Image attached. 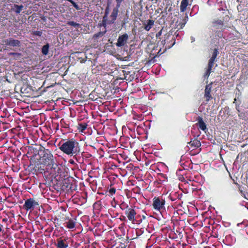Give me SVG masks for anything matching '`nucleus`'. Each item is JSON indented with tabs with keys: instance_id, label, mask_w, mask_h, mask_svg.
Masks as SVG:
<instances>
[{
	"instance_id": "nucleus-13",
	"label": "nucleus",
	"mask_w": 248,
	"mask_h": 248,
	"mask_svg": "<svg viewBox=\"0 0 248 248\" xmlns=\"http://www.w3.org/2000/svg\"><path fill=\"white\" fill-rule=\"evenodd\" d=\"M188 0H182L180 5V11L181 12H184L188 5Z\"/></svg>"
},
{
	"instance_id": "nucleus-11",
	"label": "nucleus",
	"mask_w": 248,
	"mask_h": 248,
	"mask_svg": "<svg viewBox=\"0 0 248 248\" xmlns=\"http://www.w3.org/2000/svg\"><path fill=\"white\" fill-rule=\"evenodd\" d=\"M197 124L200 129L204 131H205V130H206V124L204 122L202 117H199L198 119Z\"/></svg>"
},
{
	"instance_id": "nucleus-27",
	"label": "nucleus",
	"mask_w": 248,
	"mask_h": 248,
	"mask_svg": "<svg viewBox=\"0 0 248 248\" xmlns=\"http://www.w3.org/2000/svg\"><path fill=\"white\" fill-rule=\"evenodd\" d=\"M52 168H53L54 169H57V172L58 173H60V172L61 169H60V168L59 167L58 165L57 164H52Z\"/></svg>"
},
{
	"instance_id": "nucleus-3",
	"label": "nucleus",
	"mask_w": 248,
	"mask_h": 248,
	"mask_svg": "<svg viewBox=\"0 0 248 248\" xmlns=\"http://www.w3.org/2000/svg\"><path fill=\"white\" fill-rule=\"evenodd\" d=\"M165 202V200L162 198L155 197L153 199V207L155 210L160 211L164 208Z\"/></svg>"
},
{
	"instance_id": "nucleus-23",
	"label": "nucleus",
	"mask_w": 248,
	"mask_h": 248,
	"mask_svg": "<svg viewBox=\"0 0 248 248\" xmlns=\"http://www.w3.org/2000/svg\"><path fill=\"white\" fill-rule=\"evenodd\" d=\"M120 207L122 210H124V209H126L127 210L128 208H129L128 204H127L126 203H125L124 202H122L120 204Z\"/></svg>"
},
{
	"instance_id": "nucleus-9",
	"label": "nucleus",
	"mask_w": 248,
	"mask_h": 248,
	"mask_svg": "<svg viewBox=\"0 0 248 248\" xmlns=\"http://www.w3.org/2000/svg\"><path fill=\"white\" fill-rule=\"evenodd\" d=\"M5 44L7 46H20V42L18 40L14 39L13 38H10L5 40Z\"/></svg>"
},
{
	"instance_id": "nucleus-14",
	"label": "nucleus",
	"mask_w": 248,
	"mask_h": 248,
	"mask_svg": "<svg viewBox=\"0 0 248 248\" xmlns=\"http://www.w3.org/2000/svg\"><path fill=\"white\" fill-rule=\"evenodd\" d=\"M188 144L191 146L192 148H198L201 145L200 141L198 140H191L188 142Z\"/></svg>"
},
{
	"instance_id": "nucleus-21",
	"label": "nucleus",
	"mask_w": 248,
	"mask_h": 248,
	"mask_svg": "<svg viewBox=\"0 0 248 248\" xmlns=\"http://www.w3.org/2000/svg\"><path fill=\"white\" fill-rule=\"evenodd\" d=\"M215 60L210 59L208 64V68L209 69L212 70L213 66H214Z\"/></svg>"
},
{
	"instance_id": "nucleus-25",
	"label": "nucleus",
	"mask_w": 248,
	"mask_h": 248,
	"mask_svg": "<svg viewBox=\"0 0 248 248\" xmlns=\"http://www.w3.org/2000/svg\"><path fill=\"white\" fill-rule=\"evenodd\" d=\"M211 70L207 68V70H206V71L205 72V74L204 75V78H208V77L209 76L210 74L211 73Z\"/></svg>"
},
{
	"instance_id": "nucleus-6",
	"label": "nucleus",
	"mask_w": 248,
	"mask_h": 248,
	"mask_svg": "<svg viewBox=\"0 0 248 248\" xmlns=\"http://www.w3.org/2000/svg\"><path fill=\"white\" fill-rule=\"evenodd\" d=\"M125 214L129 220L131 221L132 223L135 222L136 212L134 209L132 208H128L126 210Z\"/></svg>"
},
{
	"instance_id": "nucleus-10",
	"label": "nucleus",
	"mask_w": 248,
	"mask_h": 248,
	"mask_svg": "<svg viewBox=\"0 0 248 248\" xmlns=\"http://www.w3.org/2000/svg\"><path fill=\"white\" fill-rule=\"evenodd\" d=\"M212 88V83H210L208 85H207L205 87V91H204V96L207 98V100H209V99L211 98V91Z\"/></svg>"
},
{
	"instance_id": "nucleus-35",
	"label": "nucleus",
	"mask_w": 248,
	"mask_h": 248,
	"mask_svg": "<svg viewBox=\"0 0 248 248\" xmlns=\"http://www.w3.org/2000/svg\"><path fill=\"white\" fill-rule=\"evenodd\" d=\"M191 42H193L195 41V38L191 36Z\"/></svg>"
},
{
	"instance_id": "nucleus-7",
	"label": "nucleus",
	"mask_w": 248,
	"mask_h": 248,
	"mask_svg": "<svg viewBox=\"0 0 248 248\" xmlns=\"http://www.w3.org/2000/svg\"><path fill=\"white\" fill-rule=\"evenodd\" d=\"M67 237H65L62 239V238H58L57 240V244H56L57 248H67L68 247V243L67 240Z\"/></svg>"
},
{
	"instance_id": "nucleus-1",
	"label": "nucleus",
	"mask_w": 248,
	"mask_h": 248,
	"mask_svg": "<svg viewBox=\"0 0 248 248\" xmlns=\"http://www.w3.org/2000/svg\"><path fill=\"white\" fill-rule=\"evenodd\" d=\"M59 149L63 153L70 156L77 155L80 151L79 143L74 139H71L64 142Z\"/></svg>"
},
{
	"instance_id": "nucleus-18",
	"label": "nucleus",
	"mask_w": 248,
	"mask_h": 248,
	"mask_svg": "<svg viewBox=\"0 0 248 248\" xmlns=\"http://www.w3.org/2000/svg\"><path fill=\"white\" fill-rule=\"evenodd\" d=\"M8 55L9 56H13L14 58L16 60L19 59L21 56L20 53L16 52H10L8 53Z\"/></svg>"
},
{
	"instance_id": "nucleus-31",
	"label": "nucleus",
	"mask_w": 248,
	"mask_h": 248,
	"mask_svg": "<svg viewBox=\"0 0 248 248\" xmlns=\"http://www.w3.org/2000/svg\"><path fill=\"white\" fill-rule=\"evenodd\" d=\"M117 2V7L118 8L120 6L121 3L123 0H115Z\"/></svg>"
},
{
	"instance_id": "nucleus-5",
	"label": "nucleus",
	"mask_w": 248,
	"mask_h": 248,
	"mask_svg": "<svg viewBox=\"0 0 248 248\" xmlns=\"http://www.w3.org/2000/svg\"><path fill=\"white\" fill-rule=\"evenodd\" d=\"M128 39V35L126 33L120 35L116 44V46L118 47H122L124 46L126 44Z\"/></svg>"
},
{
	"instance_id": "nucleus-20",
	"label": "nucleus",
	"mask_w": 248,
	"mask_h": 248,
	"mask_svg": "<svg viewBox=\"0 0 248 248\" xmlns=\"http://www.w3.org/2000/svg\"><path fill=\"white\" fill-rule=\"evenodd\" d=\"M16 8L15 12L16 14H19L22 10L23 6L22 5H15Z\"/></svg>"
},
{
	"instance_id": "nucleus-24",
	"label": "nucleus",
	"mask_w": 248,
	"mask_h": 248,
	"mask_svg": "<svg viewBox=\"0 0 248 248\" xmlns=\"http://www.w3.org/2000/svg\"><path fill=\"white\" fill-rule=\"evenodd\" d=\"M67 24L70 26H72L75 27H78L79 26V24L78 23H77L74 21H69L67 23Z\"/></svg>"
},
{
	"instance_id": "nucleus-37",
	"label": "nucleus",
	"mask_w": 248,
	"mask_h": 248,
	"mask_svg": "<svg viewBox=\"0 0 248 248\" xmlns=\"http://www.w3.org/2000/svg\"><path fill=\"white\" fill-rule=\"evenodd\" d=\"M36 34H37L38 35H41V32H38V33Z\"/></svg>"
},
{
	"instance_id": "nucleus-17",
	"label": "nucleus",
	"mask_w": 248,
	"mask_h": 248,
	"mask_svg": "<svg viewBox=\"0 0 248 248\" xmlns=\"http://www.w3.org/2000/svg\"><path fill=\"white\" fill-rule=\"evenodd\" d=\"M117 14H118V10L117 9H114L111 14V17L112 18V20L113 21V22H114L116 18H117Z\"/></svg>"
},
{
	"instance_id": "nucleus-22",
	"label": "nucleus",
	"mask_w": 248,
	"mask_h": 248,
	"mask_svg": "<svg viewBox=\"0 0 248 248\" xmlns=\"http://www.w3.org/2000/svg\"><path fill=\"white\" fill-rule=\"evenodd\" d=\"M218 53V52L217 49V48L214 49L213 53L212 54V56L210 59L215 60Z\"/></svg>"
},
{
	"instance_id": "nucleus-38",
	"label": "nucleus",
	"mask_w": 248,
	"mask_h": 248,
	"mask_svg": "<svg viewBox=\"0 0 248 248\" xmlns=\"http://www.w3.org/2000/svg\"><path fill=\"white\" fill-rule=\"evenodd\" d=\"M236 99H234V101L233 102V103H235V101H236Z\"/></svg>"
},
{
	"instance_id": "nucleus-36",
	"label": "nucleus",
	"mask_w": 248,
	"mask_h": 248,
	"mask_svg": "<svg viewBox=\"0 0 248 248\" xmlns=\"http://www.w3.org/2000/svg\"><path fill=\"white\" fill-rule=\"evenodd\" d=\"M244 224V222H242V223H238L237 224V226H240V225H243Z\"/></svg>"
},
{
	"instance_id": "nucleus-32",
	"label": "nucleus",
	"mask_w": 248,
	"mask_h": 248,
	"mask_svg": "<svg viewBox=\"0 0 248 248\" xmlns=\"http://www.w3.org/2000/svg\"><path fill=\"white\" fill-rule=\"evenodd\" d=\"M239 117L242 119H246V116L245 114L243 113H241L239 114Z\"/></svg>"
},
{
	"instance_id": "nucleus-30",
	"label": "nucleus",
	"mask_w": 248,
	"mask_h": 248,
	"mask_svg": "<svg viewBox=\"0 0 248 248\" xmlns=\"http://www.w3.org/2000/svg\"><path fill=\"white\" fill-rule=\"evenodd\" d=\"M116 192V190L114 188H110V189L109 190V192L111 194H113L115 193Z\"/></svg>"
},
{
	"instance_id": "nucleus-15",
	"label": "nucleus",
	"mask_w": 248,
	"mask_h": 248,
	"mask_svg": "<svg viewBox=\"0 0 248 248\" xmlns=\"http://www.w3.org/2000/svg\"><path fill=\"white\" fill-rule=\"evenodd\" d=\"M65 223L66 227L68 229H73L75 227V222L72 219L69 220Z\"/></svg>"
},
{
	"instance_id": "nucleus-34",
	"label": "nucleus",
	"mask_w": 248,
	"mask_h": 248,
	"mask_svg": "<svg viewBox=\"0 0 248 248\" xmlns=\"http://www.w3.org/2000/svg\"><path fill=\"white\" fill-rule=\"evenodd\" d=\"M162 34V30H160L159 32H158L156 34V38L159 37Z\"/></svg>"
},
{
	"instance_id": "nucleus-12",
	"label": "nucleus",
	"mask_w": 248,
	"mask_h": 248,
	"mask_svg": "<svg viewBox=\"0 0 248 248\" xmlns=\"http://www.w3.org/2000/svg\"><path fill=\"white\" fill-rule=\"evenodd\" d=\"M154 25V21L152 20H148L147 21L146 23L144 24V29L149 31L153 27Z\"/></svg>"
},
{
	"instance_id": "nucleus-4",
	"label": "nucleus",
	"mask_w": 248,
	"mask_h": 248,
	"mask_svg": "<svg viewBox=\"0 0 248 248\" xmlns=\"http://www.w3.org/2000/svg\"><path fill=\"white\" fill-rule=\"evenodd\" d=\"M38 205L37 202H35L33 199L30 198L25 201L23 205L24 208L27 210H33L36 206Z\"/></svg>"
},
{
	"instance_id": "nucleus-19",
	"label": "nucleus",
	"mask_w": 248,
	"mask_h": 248,
	"mask_svg": "<svg viewBox=\"0 0 248 248\" xmlns=\"http://www.w3.org/2000/svg\"><path fill=\"white\" fill-rule=\"evenodd\" d=\"M87 125L86 124H80L78 125V129L83 132L87 128Z\"/></svg>"
},
{
	"instance_id": "nucleus-16",
	"label": "nucleus",
	"mask_w": 248,
	"mask_h": 248,
	"mask_svg": "<svg viewBox=\"0 0 248 248\" xmlns=\"http://www.w3.org/2000/svg\"><path fill=\"white\" fill-rule=\"evenodd\" d=\"M49 45H44L42 48V52L44 55H47L49 49Z\"/></svg>"
},
{
	"instance_id": "nucleus-28",
	"label": "nucleus",
	"mask_w": 248,
	"mask_h": 248,
	"mask_svg": "<svg viewBox=\"0 0 248 248\" xmlns=\"http://www.w3.org/2000/svg\"><path fill=\"white\" fill-rule=\"evenodd\" d=\"M73 6L78 10H79L80 9V7L76 4V2H75L74 1L71 3Z\"/></svg>"
},
{
	"instance_id": "nucleus-2",
	"label": "nucleus",
	"mask_w": 248,
	"mask_h": 248,
	"mask_svg": "<svg viewBox=\"0 0 248 248\" xmlns=\"http://www.w3.org/2000/svg\"><path fill=\"white\" fill-rule=\"evenodd\" d=\"M175 38L171 36L170 34H167L165 36L164 39L160 42V46H162V47H160L158 53H164L167 49L171 48L175 44Z\"/></svg>"
},
{
	"instance_id": "nucleus-8",
	"label": "nucleus",
	"mask_w": 248,
	"mask_h": 248,
	"mask_svg": "<svg viewBox=\"0 0 248 248\" xmlns=\"http://www.w3.org/2000/svg\"><path fill=\"white\" fill-rule=\"evenodd\" d=\"M212 27L213 30H222L224 27V23L221 20H214L212 22Z\"/></svg>"
},
{
	"instance_id": "nucleus-26",
	"label": "nucleus",
	"mask_w": 248,
	"mask_h": 248,
	"mask_svg": "<svg viewBox=\"0 0 248 248\" xmlns=\"http://www.w3.org/2000/svg\"><path fill=\"white\" fill-rule=\"evenodd\" d=\"M104 33L103 32H99L93 35V37L95 38H98L99 37L102 36L104 35Z\"/></svg>"
},
{
	"instance_id": "nucleus-29",
	"label": "nucleus",
	"mask_w": 248,
	"mask_h": 248,
	"mask_svg": "<svg viewBox=\"0 0 248 248\" xmlns=\"http://www.w3.org/2000/svg\"><path fill=\"white\" fill-rule=\"evenodd\" d=\"M47 158L48 159V160L49 161H50V163H48V164H49L50 163H52V162H53V156L52 155H47Z\"/></svg>"
},
{
	"instance_id": "nucleus-33",
	"label": "nucleus",
	"mask_w": 248,
	"mask_h": 248,
	"mask_svg": "<svg viewBox=\"0 0 248 248\" xmlns=\"http://www.w3.org/2000/svg\"><path fill=\"white\" fill-rule=\"evenodd\" d=\"M3 225L1 224H0V236L2 234L3 232Z\"/></svg>"
}]
</instances>
